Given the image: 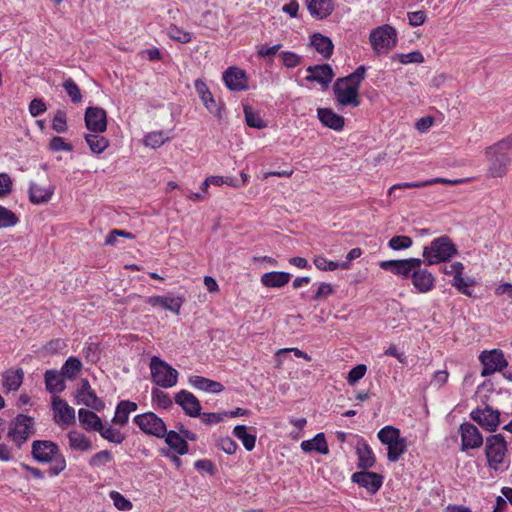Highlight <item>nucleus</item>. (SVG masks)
Returning <instances> with one entry per match:
<instances>
[{"instance_id":"69168bd1","label":"nucleus","mask_w":512,"mask_h":512,"mask_svg":"<svg viewBox=\"0 0 512 512\" xmlns=\"http://www.w3.org/2000/svg\"><path fill=\"white\" fill-rule=\"evenodd\" d=\"M464 266L461 262H453L442 267V272L446 275H453V279L459 275H463Z\"/></svg>"},{"instance_id":"5fc2aeb1","label":"nucleus","mask_w":512,"mask_h":512,"mask_svg":"<svg viewBox=\"0 0 512 512\" xmlns=\"http://www.w3.org/2000/svg\"><path fill=\"white\" fill-rule=\"evenodd\" d=\"M110 498L117 509L121 511H129L132 509V503L118 491H111Z\"/></svg>"},{"instance_id":"7c9ffc66","label":"nucleus","mask_w":512,"mask_h":512,"mask_svg":"<svg viewBox=\"0 0 512 512\" xmlns=\"http://www.w3.org/2000/svg\"><path fill=\"white\" fill-rule=\"evenodd\" d=\"M291 279V275L287 272L272 271L264 273L261 276V283L265 287L280 288L285 286Z\"/></svg>"},{"instance_id":"f3484780","label":"nucleus","mask_w":512,"mask_h":512,"mask_svg":"<svg viewBox=\"0 0 512 512\" xmlns=\"http://www.w3.org/2000/svg\"><path fill=\"white\" fill-rule=\"evenodd\" d=\"M471 418L488 431H495L500 423L499 411L492 409L490 406L473 410Z\"/></svg>"},{"instance_id":"680f3d73","label":"nucleus","mask_w":512,"mask_h":512,"mask_svg":"<svg viewBox=\"0 0 512 512\" xmlns=\"http://www.w3.org/2000/svg\"><path fill=\"white\" fill-rule=\"evenodd\" d=\"M217 446L219 449L223 450L229 455L234 454L238 448L237 443L230 437L220 438L218 440Z\"/></svg>"},{"instance_id":"b1692460","label":"nucleus","mask_w":512,"mask_h":512,"mask_svg":"<svg viewBox=\"0 0 512 512\" xmlns=\"http://www.w3.org/2000/svg\"><path fill=\"white\" fill-rule=\"evenodd\" d=\"M307 72L306 80L317 82L325 88L328 87L334 77V72L328 64L309 66Z\"/></svg>"},{"instance_id":"6ab92c4d","label":"nucleus","mask_w":512,"mask_h":512,"mask_svg":"<svg viewBox=\"0 0 512 512\" xmlns=\"http://www.w3.org/2000/svg\"><path fill=\"white\" fill-rule=\"evenodd\" d=\"M194 86L205 108L214 116L221 118L222 107L217 103L206 83L201 79H197L194 82Z\"/></svg>"},{"instance_id":"2f4dec72","label":"nucleus","mask_w":512,"mask_h":512,"mask_svg":"<svg viewBox=\"0 0 512 512\" xmlns=\"http://www.w3.org/2000/svg\"><path fill=\"white\" fill-rule=\"evenodd\" d=\"M300 446L304 452L315 451L323 455L329 453V448L324 433L316 434L311 440L302 441Z\"/></svg>"},{"instance_id":"f704fd0d","label":"nucleus","mask_w":512,"mask_h":512,"mask_svg":"<svg viewBox=\"0 0 512 512\" xmlns=\"http://www.w3.org/2000/svg\"><path fill=\"white\" fill-rule=\"evenodd\" d=\"M358 466L362 469L371 468L375 464V455L366 442H359L356 447Z\"/></svg>"},{"instance_id":"1a4fd4ad","label":"nucleus","mask_w":512,"mask_h":512,"mask_svg":"<svg viewBox=\"0 0 512 512\" xmlns=\"http://www.w3.org/2000/svg\"><path fill=\"white\" fill-rule=\"evenodd\" d=\"M34 433V419L30 416L19 414L11 422L7 435L20 448Z\"/></svg>"},{"instance_id":"13d9d810","label":"nucleus","mask_w":512,"mask_h":512,"mask_svg":"<svg viewBox=\"0 0 512 512\" xmlns=\"http://www.w3.org/2000/svg\"><path fill=\"white\" fill-rule=\"evenodd\" d=\"M129 412L126 410L125 405L121 401L115 411L113 422L119 426H125L129 419Z\"/></svg>"},{"instance_id":"c756f323","label":"nucleus","mask_w":512,"mask_h":512,"mask_svg":"<svg viewBox=\"0 0 512 512\" xmlns=\"http://www.w3.org/2000/svg\"><path fill=\"white\" fill-rule=\"evenodd\" d=\"M24 378L22 368L9 369L3 373L2 385L6 392L17 391Z\"/></svg>"},{"instance_id":"a18cd8bd","label":"nucleus","mask_w":512,"mask_h":512,"mask_svg":"<svg viewBox=\"0 0 512 512\" xmlns=\"http://www.w3.org/2000/svg\"><path fill=\"white\" fill-rule=\"evenodd\" d=\"M166 32L171 39L179 43L185 44L189 43L192 40V35L190 32H187L176 25H170L167 28Z\"/></svg>"},{"instance_id":"2eb2a0df","label":"nucleus","mask_w":512,"mask_h":512,"mask_svg":"<svg viewBox=\"0 0 512 512\" xmlns=\"http://www.w3.org/2000/svg\"><path fill=\"white\" fill-rule=\"evenodd\" d=\"M87 129L94 133H103L107 129L106 111L100 107H88L84 115Z\"/></svg>"},{"instance_id":"09e8293b","label":"nucleus","mask_w":512,"mask_h":512,"mask_svg":"<svg viewBox=\"0 0 512 512\" xmlns=\"http://www.w3.org/2000/svg\"><path fill=\"white\" fill-rule=\"evenodd\" d=\"M113 460V456L110 451L108 450H102L96 454H94L90 460L89 465L94 468H100L108 463H110Z\"/></svg>"},{"instance_id":"4468645a","label":"nucleus","mask_w":512,"mask_h":512,"mask_svg":"<svg viewBox=\"0 0 512 512\" xmlns=\"http://www.w3.org/2000/svg\"><path fill=\"white\" fill-rule=\"evenodd\" d=\"M76 403L92 408L96 411L104 409V402L95 394L87 379H82L81 388L76 393Z\"/></svg>"},{"instance_id":"e433bc0d","label":"nucleus","mask_w":512,"mask_h":512,"mask_svg":"<svg viewBox=\"0 0 512 512\" xmlns=\"http://www.w3.org/2000/svg\"><path fill=\"white\" fill-rule=\"evenodd\" d=\"M67 437L72 450L85 452L91 449V441L83 433L72 430Z\"/></svg>"},{"instance_id":"423d86ee","label":"nucleus","mask_w":512,"mask_h":512,"mask_svg":"<svg viewBox=\"0 0 512 512\" xmlns=\"http://www.w3.org/2000/svg\"><path fill=\"white\" fill-rule=\"evenodd\" d=\"M151 380L157 386L168 389L178 382V371L158 356L150 359Z\"/></svg>"},{"instance_id":"f8f14e48","label":"nucleus","mask_w":512,"mask_h":512,"mask_svg":"<svg viewBox=\"0 0 512 512\" xmlns=\"http://www.w3.org/2000/svg\"><path fill=\"white\" fill-rule=\"evenodd\" d=\"M479 359L483 365L481 372L483 377L489 376L496 371H502L508 365L504 353L497 349L483 351Z\"/></svg>"},{"instance_id":"c03bdc74","label":"nucleus","mask_w":512,"mask_h":512,"mask_svg":"<svg viewBox=\"0 0 512 512\" xmlns=\"http://www.w3.org/2000/svg\"><path fill=\"white\" fill-rule=\"evenodd\" d=\"M102 438L106 439L109 442L120 444L124 441V434L112 426L104 427L101 426V429L98 431Z\"/></svg>"},{"instance_id":"bb28decb","label":"nucleus","mask_w":512,"mask_h":512,"mask_svg":"<svg viewBox=\"0 0 512 512\" xmlns=\"http://www.w3.org/2000/svg\"><path fill=\"white\" fill-rule=\"evenodd\" d=\"M188 383L195 389L213 394H218L224 390V386L220 382L198 375L190 376Z\"/></svg>"},{"instance_id":"0e129e2a","label":"nucleus","mask_w":512,"mask_h":512,"mask_svg":"<svg viewBox=\"0 0 512 512\" xmlns=\"http://www.w3.org/2000/svg\"><path fill=\"white\" fill-rule=\"evenodd\" d=\"M12 179L7 173H0V198L9 195L12 191Z\"/></svg>"},{"instance_id":"3c124183","label":"nucleus","mask_w":512,"mask_h":512,"mask_svg":"<svg viewBox=\"0 0 512 512\" xmlns=\"http://www.w3.org/2000/svg\"><path fill=\"white\" fill-rule=\"evenodd\" d=\"M245 120L248 126L252 128L261 129L265 124L257 112H254L250 107H244Z\"/></svg>"},{"instance_id":"f257e3e1","label":"nucleus","mask_w":512,"mask_h":512,"mask_svg":"<svg viewBox=\"0 0 512 512\" xmlns=\"http://www.w3.org/2000/svg\"><path fill=\"white\" fill-rule=\"evenodd\" d=\"M366 75V67L359 66L350 75L339 78L334 84V94L337 102L342 106L351 105L357 107L360 105L359 89Z\"/></svg>"},{"instance_id":"6e6d98bb","label":"nucleus","mask_w":512,"mask_h":512,"mask_svg":"<svg viewBox=\"0 0 512 512\" xmlns=\"http://www.w3.org/2000/svg\"><path fill=\"white\" fill-rule=\"evenodd\" d=\"M367 371V367L364 364H358L352 368L347 376V382L349 385H355L360 379H362Z\"/></svg>"},{"instance_id":"39448f33","label":"nucleus","mask_w":512,"mask_h":512,"mask_svg":"<svg viewBox=\"0 0 512 512\" xmlns=\"http://www.w3.org/2000/svg\"><path fill=\"white\" fill-rule=\"evenodd\" d=\"M378 439L388 448L387 458L396 462L406 452L407 440L401 437L400 430L393 426H385L377 434Z\"/></svg>"},{"instance_id":"5701e85b","label":"nucleus","mask_w":512,"mask_h":512,"mask_svg":"<svg viewBox=\"0 0 512 512\" xmlns=\"http://www.w3.org/2000/svg\"><path fill=\"white\" fill-rule=\"evenodd\" d=\"M175 403L190 417L200 416L201 404L199 400L189 391L181 390L175 395Z\"/></svg>"},{"instance_id":"49530a36","label":"nucleus","mask_w":512,"mask_h":512,"mask_svg":"<svg viewBox=\"0 0 512 512\" xmlns=\"http://www.w3.org/2000/svg\"><path fill=\"white\" fill-rule=\"evenodd\" d=\"M52 129L57 133H65L68 130L67 114L64 110L58 109L52 119Z\"/></svg>"},{"instance_id":"72a5a7b5","label":"nucleus","mask_w":512,"mask_h":512,"mask_svg":"<svg viewBox=\"0 0 512 512\" xmlns=\"http://www.w3.org/2000/svg\"><path fill=\"white\" fill-rule=\"evenodd\" d=\"M78 417L81 425L88 431L98 432L103 425L101 418L96 413L83 408L78 411Z\"/></svg>"},{"instance_id":"ea45409f","label":"nucleus","mask_w":512,"mask_h":512,"mask_svg":"<svg viewBox=\"0 0 512 512\" xmlns=\"http://www.w3.org/2000/svg\"><path fill=\"white\" fill-rule=\"evenodd\" d=\"M99 134H86L84 137L91 151L96 154L102 153L109 146V141Z\"/></svg>"},{"instance_id":"c9c22d12","label":"nucleus","mask_w":512,"mask_h":512,"mask_svg":"<svg viewBox=\"0 0 512 512\" xmlns=\"http://www.w3.org/2000/svg\"><path fill=\"white\" fill-rule=\"evenodd\" d=\"M62 373L56 370H47L45 373L46 389L50 393H59L65 389V382Z\"/></svg>"},{"instance_id":"9b49d317","label":"nucleus","mask_w":512,"mask_h":512,"mask_svg":"<svg viewBox=\"0 0 512 512\" xmlns=\"http://www.w3.org/2000/svg\"><path fill=\"white\" fill-rule=\"evenodd\" d=\"M423 260L419 258H408L401 260H386L381 261L379 266L386 271H390L403 279L411 278L414 271L421 266Z\"/></svg>"},{"instance_id":"603ef678","label":"nucleus","mask_w":512,"mask_h":512,"mask_svg":"<svg viewBox=\"0 0 512 512\" xmlns=\"http://www.w3.org/2000/svg\"><path fill=\"white\" fill-rule=\"evenodd\" d=\"M18 222L17 216L9 209L0 206V229L12 227Z\"/></svg>"},{"instance_id":"a211bd4d","label":"nucleus","mask_w":512,"mask_h":512,"mask_svg":"<svg viewBox=\"0 0 512 512\" xmlns=\"http://www.w3.org/2000/svg\"><path fill=\"white\" fill-rule=\"evenodd\" d=\"M222 79L229 90L243 91L248 89L246 72L238 67H229L223 73Z\"/></svg>"},{"instance_id":"052dcab7","label":"nucleus","mask_w":512,"mask_h":512,"mask_svg":"<svg viewBox=\"0 0 512 512\" xmlns=\"http://www.w3.org/2000/svg\"><path fill=\"white\" fill-rule=\"evenodd\" d=\"M283 65L287 68H294L301 63V56L294 52L286 51L280 54Z\"/></svg>"},{"instance_id":"a19ab883","label":"nucleus","mask_w":512,"mask_h":512,"mask_svg":"<svg viewBox=\"0 0 512 512\" xmlns=\"http://www.w3.org/2000/svg\"><path fill=\"white\" fill-rule=\"evenodd\" d=\"M82 368L81 361L76 357H69L61 368V373L68 379H74Z\"/></svg>"},{"instance_id":"aec40b11","label":"nucleus","mask_w":512,"mask_h":512,"mask_svg":"<svg viewBox=\"0 0 512 512\" xmlns=\"http://www.w3.org/2000/svg\"><path fill=\"white\" fill-rule=\"evenodd\" d=\"M145 302L153 307L160 306L167 311L179 315L184 303V297L172 295L150 296Z\"/></svg>"},{"instance_id":"4d7b16f0","label":"nucleus","mask_w":512,"mask_h":512,"mask_svg":"<svg viewBox=\"0 0 512 512\" xmlns=\"http://www.w3.org/2000/svg\"><path fill=\"white\" fill-rule=\"evenodd\" d=\"M49 149L54 152L66 151L70 152L73 147L70 143L66 142L64 138L60 136H54L49 142Z\"/></svg>"},{"instance_id":"bf43d9fd","label":"nucleus","mask_w":512,"mask_h":512,"mask_svg":"<svg viewBox=\"0 0 512 512\" xmlns=\"http://www.w3.org/2000/svg\"><path fill=\"white\" fill-rule=\"evenodd\" d=\"M152 399L157 402L159 406L162 408H168L172 405V400L170 396L162 390L153 389L152 390Z\"/></svg>"},{"instance_id":"774afa93","label":"nucleus","mask_w":512,"mask_h":512,"mask_svg":"<svg viewBox=\"0 0 512 512\" xmlns=\"http://www.w3.org/2000/svg\"><path fill=\"white\" fill-rule=\"evenodd\" d=\"M409 24L413 27L422 25L426 20V13L423 10L408 12Z\"/></svg>"},{"instance_id":"8fccbe9b","label":"nucleus","mask_w":512,"mask_h":512,"mask_svg":"<svg viewBox=\"0 0 512 512\" xmlns=\"http://www.w3.org/2000/svg\"><path fill=\"white\" fill-rule=\"evenodd\" d=\"M413 240L411 237L406 235L393 236L389 242V248L393 250H404L412 246Z\"/></svg>"},{"instance_id":"4be33fe9","label":"nucleus","mask_w":512,"mask_h":512,"mask_svg":"<svg viewBox=\"0 0 512 512\" xmlns=\"http://www.w3.org/2000/svg\"><path fill=\"white\" fill-rule=\"evenodd\" d=\"M411 280L414 288L418 293H428L435 287L434 275L426 268H422L421 266H418V268L414 271Z\"/></svg>"},{"instance_id":"864d4df0","label":"nucleus","mask_w":512,"mask_h":512,"mask_svg":"<svg viewBox=\"0 0 512 512\" xmlns=\"http://www.w3.org/2000/svg\"><path fill=\"white\" fill-rule=\"evenodd\" d=\"M473 283L474 281L471 278H464L463 275H459L453 279L452 286H454L460 293L471 297L472 292L469 290V286Z\"/></svg>"},{"instance_id":"9d476101","label":"nucleus","mask_w":512,"mask_h":512,"mask_svg":"<svg viewBox=\"0 0 512 512\" xmlns=\"http://www.w3.org/2000/svg\"><path fill=\"white\" fill-rule=\"evenodd\" d=\"M134 423L147 435L163 438L167 434L166 424L153 412L135 416Z\"/></svg>"},{"instance_id":"c85d7f7f","label":"nucleus","mask_w":512,"mask_h":512,"mask_svg":"<svg viewBox=\"0 0 512 512\" xmlns=\"http://www.w3.org/2000/svg\"><path fill=\"white\" fill-rule=\"evenodd\" d=\"M460 182H461V180H459V179L450 180V179L438 177V178H433V179H429V180H425V181L397 183L390 187L388 194L391 195L392 192L396 189L421 188V187L438 184V183L455 185Z\"/></svg>"},{"instance_id":"4c0bfd02","label":"nucleus","mask_w":512,"mask_h":512,"mask_svg":"<svg viewBox=\"0 0 512 512\" xmlns=\"http://www.w3.org/2000/svg\"><path fill=\"white\" fill-rule=\"evenodd\" d=\"M167 445L173 449L177 454L184 455L188 452V444L186 440L175 431H167L163 437Z\"/></svg>"},{"instance_id":"473e14b6","label":"nucleus","mask_w":512,"mask_h":512,"mask_svg":"<svg viewBox=\"0 0 512 512\" xmlns=\"http://www.w3.org/2000/svg\"><path fill=\"white\" fill-rule=\"evenodd\" d=\"M311 45L325 59L330 58L333 53L334 45L332 43V40L329 37L324 36L320 33H315L312 35Z\"/></svg>"},{"instance_id":"7ed1b4c3","label":"nucleus","mask_w":512,"mask_h":512,"mask_svg":"<svg viewBox=\"0 0 512 512\" xmlns=\"http://www.w3.org/2000/svg\"><path fill=\"white\" fill-rule=\"evenodd\" d=\"M31 454L39 463H50L49 472L54 476L59 475L66 468L65 457L60 453L59 446L52 441H33Z\"/></svg>"},{"instance_id":"f03ea898","label":"nucleus","mask_w":512,"mask_h":512,"mask_svg":"<svg viewBox=\"0 0 512 512\" xmlns=\"http://www.w3.org/2000/svg\"><path fill=\"white\" fill-rule=\"evenodd\" d=\"M485 155L489 163L487 175L491 178L503 177L512 160V135L488 147Z\"/></svg>"},{"instance_id":"79ce46f5","label":"nucleus","mask_w":512,"mask_h":512,"mask_svg":"<svg viewBox=\"0 0 512 512\" xmlns=\"http://www.w3.org/2000/svg\"><path fill=\"white\" fill-rule=\"evenodd\" d=\"M169 136L163 131L148 133L144 138V144L152 149L159 148L169 140Z\"/></svg>"},{"instance_id":"dca6fc26","label":"nucleus","mask_w":512,"mask_h":512,"mask_svg":"<svg viewBox=\"0 0 512 512\" xmlns=\"http://www.w3.org/2000/svg\"><path fill=\"white\" fill-rule=\"evenodd\" d=\"M52 409L54 411V421L58 425L69 426L75 422V409L64 399L53 397Z\"/></svg>"},{"instance_id":"412c9836","label":"nucleus","mask_w":512,"mask_h":512,"mask_svg":"<svg viewBox=\"0 0 512 512\" xmlns=\"http://www.w3.org/2000/svg\"><path fill=\"white\" fill-rule=\"evenodd\" d=\"M352 481L366 488L369 493L375 494L381 488L383 478L374 472L360 471L352 475Z\"/></svg>"},{"instance_id":"37998d69","label":"nucleus","mask_w":512,"mask_h":512,"mask_svg":"<svg viewBox=\"0 0 512 512\" xmlns=\"http://www.w3.org/2000/svg\"><path fill=\"white\" fill-rule=\"evenodd\" d=\"M392 59L393 61H399L401 64H420L424 62V56L419 50H415L406 54L397 53L393 55Z\"/></svg>"},{"instance_id":"6e6552de","label":"nucleus","mask_w":512,"mask_h":512,"mask_svg":"<svg viewBox=\"0 0 512 512\" xmlns=\"http://www.w3.org/2000/svg\"><path fill=\"white\" fill-rule=\"evenodd\" d=\"M507 452V444L501 434H495L487 437L485 453L488 465L491 469L498 471L503 468Z\"/></svg>"},{"instance_id":"a878e982","label":"nucleus","mask_w":512,"mask_h":512,"mask_svg":"<svg viewBox=\"0 0 512 512\" xmlns=\"http://www.w3.org/2000/svg\"><path fill=\"white\" fill-rule=\"evenodd\" d=\"M310 15L316 19H325L334 11V0H306Z\"/></svg>"},{"instance_id":"0eeeda50","label":"nucleus","mask_w":512,"mask_h":512,"mask_svg":"<svg viewBox=\"0 0 512 512\" xmlns=\"http://www.w3.org/2000/svg\"><path fill=\"white\" fill-rule=\"evenodd\" d=\"M369 40L376 54H387L396 46V30L389 25L379 26L371 31Z\"/></svg>"},{"instance_id":"20e7f679","label":"nucleus","mask_w":512,"mask_h":512,"mask_svg":"<svg viewBox=\"0 0 512 512\" xmlns=\"http://www.w3.org/2000/svg\"><path fill=\"white\" fill-rule=\"evenodd\" d=\"M458 253L455 244L448 236L435 238L429 246L423 249V262L434 265L447 262Z\"/></svg>"},{"instance_id":"ddd939ff","label":"nucleus","mask_w":512,"mask_h":512,"mask_svg":"<svg viewBox=\"0 0 512 512\" xmlns=\"http://www.w3.org/2000/svg\"><path fill=\"white\" fill-rule=\"evenodd\" d=\"M461 436V450L476 449L482 446L483 437L478 428L472 423H463L459 428Z\"/></svg>"},{"instance_id":"338daca9","label":"nucleus","mask_w":512,"mask_h":512,"mask_svg":"<svg viewBox=\"0 0 512 512\" xmlns=\"http://www.w3.org/2000/svg\"><path fill=\"white\" fill-rule=\"evenodd\" d=\"M333 292V288L331 284L322 282L318 285V288L313 295V299L315 301L323 300L327 298L329 295H331Z\"/></svg>"},{"instance_id":"e2e57ef3","label":"nucleus","mask_w":512,"mask_h":512,"mask_svg":"<svg viewBox=\"0 0 512 512\" xmlns=\"http://www.w3.org/2000/svg\"><path fill=\"white\" fill-rule=\"evenodd\" d=\"M47 110V105L41 98H34L29 104V113L32 117H37Z\"/></svg>"},{"instance_id":"393cba45","label":"nucleus","mask_w":512,"mask_h":512,"mask_svg":"<svg viewBox=\"0 0 512 512\" xmlns=\"http://www.w3.org/2000/svg\"><path fill=\"white\" fill-rule=\"evenodd\" d=\"M317 116L323 126L335 131H342L345 126V119L343 116L335 113L330 108H318Z\"/></svg>"},{"instance_id":"cd10ccee","label":"nucleus","mask_w":512,"mask_h":512,"mask_svg":"<svg viewBox=\"0 0 512 512\" xmlns=\"http://www.w3.org/2000/svg\"><path fill=\"white\" fill-rule=\"evenodd\" d=\"M28 193L29 199L33 204H44L51 200L54 194V187L51 185L41 186L31 182Z\"/></svg>"},{"instance_id":"de8ad7c7","label":"nucleus","mask_w":512,"mask_h":512,"mask_svg":"<svg viewBox=\"0 0 512 512\" xmlns=\"http://www.w3.org/2000/svg\"><path fill=\"white\" fill-rule=\"evenodd\" d=\"M63 88L73 103H80L82 101L81 91L72 78H68L63 82Z\"/></svg>"},{"instance_id":"58836bf2","label":"nucleus","mask_w":512,"mask_h":512,"mask_svg":"<svg viewBox=\"0 0 512 512\" xmlns=\"http://www.w3.org/2000/svg\"><path fill=\"white\" fill-rule=\"evenodd\" d=\"M233 435L238 438L247 451H252L256 444V435L247 432L245 425H237L233 429Z\"/></svg>"}]
</instances>
